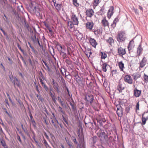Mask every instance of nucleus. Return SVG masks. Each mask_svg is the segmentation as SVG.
Here are the masks:
<instances>
[{"label":"nucleus","mask_w":148,"mask_h":148,"mask_svg":"<svg viewBox=\"0 0 148 148\" xmlns=\"http://www.w3.org/2000/svg\"><path fill=\"white\" fill-rule=\"evenodd\" d=\"M111 134V131L108 129H106L104 131L101 132L100 135L101 142L105 144L109 145L113 139Z\"/></svg>","instance_id":"obj_1"},{"label":"nucleus","mask_w":148,"mask_h":148,"mask_svg":"<svg viewBox=\"0 0 148 148\" xmlns=\"http://www.w3.org/2000/svg\"><path fill=\"white\" fill-rule=\"evenodd\" d=\"M29 12L32 14H35L37 15H39L40 9L38 5L35 3H31L29 5Z\"/></svg>","instance_id":"obj_2"},{"label":"nucleus","mask_w":148,"mask_h":148,"mask_svg":"<svg viewBox=\"0 0 148 148\" xmlns=\"http://www.w3.org/2000/svg\"><path fill=\"white\" fill-rule=\"evenodd\" d=\"M116 38L119 42H124L126 38V34L124 31H119L116 35Z\"/></svg>","instance_id":"obj_3"},{"label":"nucleus","mask_w":148,"mask_h":148,"mask_svg":"<svg viewBox=\"0 0 148 148\" xmlns=\"http://www.w3.org/2000/svg\"><path fill=\"white\" fill-rule=\"evenodd\" d=\"M71 18L72 20V22L74 23L75 25H78L79 23V21L77 17L76 16L75 14L73 13L71 15Z\"/></svg>","instance_id":"obj_4"},{"label":"nucleus","mask_w":148,"mask_h":148,"mask_svg":"<svg viewBox=\"0 0 148 148\" xmlns=\"http://www.w3.org/2000/svg\"><path fill=\"white\" fill-rule=\"evenodd\" d=\"M124 81L125 82L130 84H132L133 82V79L131 77L128 75H125L124 78Z\"/></svg>","instance_id":"obj_5"},{"label":"nucleus","mask_w":148,"mask_h":148,"mask_svg":"<svg viewBox=\"0 0 148 148\" xmlns=\"http://www.w3.org/2000/svg\"><path fill=\"white\" fill-rule=\"evenodd\" d=\"M57 47L60 53L65 52L66 51V47L64 45H62L58 44L57 45Z\"/></svg>","instance_id":"obj_6"},{"label":"nucleus","mask_w":148,"mask_h":148,"mask_svg":"<svg viewBox=\"0 0 148 148\" xmlns=\"http://www.w3.org/2000/svg\"><path fill=\"white\" fill-rule=\"evenodd\" d=\"M117 108L116 113L119 116H121L123 115V111L121 106L119 105H116Z\"/></svg>","instance_id":"obj_7"},{"label":"nucleus","mask_w":148,"mask_h":148,"mask_svg":"<svg viewBox=\"0 0 148 148\" xmlns=\"http://www.w3.org/2000/svg\"><path fill=\"white\" fill-rule=\"evenodd\" d=\"M89 40V42L90 43L91 45L94 47H95L96 45H97V43L96 40L94 38H87Z\"/></svg>","instance_id":"obj_8"},{"label":"nucleus","mask_w":148,"mask_h":148,"mask_svg":"<svg viewBox=\"0 0 148 148\" xmlns=\"http://www.w3.org/2000/svg\"><path fill=\"white\" fill-rule=\"evenodd\" d=\"M52 1L53 2L54 5L57 11H59L61 10L62 7V4L56 3V0H53Z\"/></svg>","instance_id":"obj_9"},{"label":"nucleus","mask_w":148,"mask_h":148,"mask_svg":"<svg viewBox=\"0 0 148 148\" xmlns=\"http://www.w3.org/2000/svg\"><path fill=\"white\" fill-rule=\"evenodd\" d=\"M94 14V11L92 9H89L86 10V15L91 18Z\"/></svg>","instance_id":"obj_10"},{"label":"nucleus","mask_w":148,"mask_h":148,"mask_svg":"<svg viewBox=\"0 0 148 148\" xmlns=\"http://www.w3.org/2000/svg\"><path fill=\"white\" fill-rule=\"evenodd\" d=\"M93 99V96L91 95H86L85 97V99L88 102H89L91 104L92 102Z\"/></svg>","instance_id":"obj_11"},{"label":"nucleus","mask_w":148,"mask_h":148,"mask_svg":"<svg viewBox=\"0 0 148 148\" xmlns=\"http://www.w3.org/2000/svg\"><path fill=\"white\" fill-rule=\"evenodd\" d=\"M52 90V89L51 88L50 91L49 92V94L53 102L55 104H56L57 103V101L56 98V97L55 96V93L54 92V94L51 91Z\"/></svg>","instance_id":"obj_12"},{"label":"nucleus","mask_w":148,"mask_h":148,"mask_svg":"<svg viewBox=\"0 0 148 148\" xmlns=\"http://www.w3.org/2000/svg\"><path fill=\"white\" fill-rule=\"evenodd\" d=\"M114 10V8L113 6H111L110 7L109 10L107 13V16L108 18H110L111 16L114 13L113 10Z\"/></svg>","instance_id":"obj_13"},{"label":"nucleus","mask_w":148,"mask_h":148,"mask_svg":"<svg viewBox=\"0 0 148 148\" xmlns=\"http://www.w3.org/2000/svg\"><path fill=\"white\" fill-rule=\"evenodd\" d=\"M86 26L87 29H89L92 30L94 26V23L92 21H88L86 23Z\"/></svg>","instance_id":"obj_14"},{"label":"nucleus","mask_w":148,"mask_h":148,"mask_svg":"<svg viewBox=\"0 0 148 148\" xmlns=\"http://www.w3.org/2000/svg\"><path fill=\"white\" fill-rule=\"evenodd\" d=\"M118 53L119 55L121 56L125 54L126 53L125 49L121 47L119 48L118 49Z\"/></svg>","instance_id":"obj_15"},{"label":"nucleus","mask_w":148,"mask_h":148,"mask_svg":"<svg viewBox=\"0 0 148 148\" xmlns=\"http://www.w3.org/2000/svg\"><path fill=\"white\" fill-rule=\"evenodd\" d=\"M134 95L136 97H139L141 94V91L138 90L136 88L134 90Z\"/></svg>","instance_id":"obj_16"},{"label":"nucleus","mask_w":148,"mask_h":148,"mask_svg":"<svg viewBox=\"0 0 148 148\" xmlns=\"http://www.w3.org/2000/svg\"><path fill=\"white\" fill-rule=\"evenodd\" d=\"M125 88L124 86H123L122 84L119 83L117 87V90H118L119 93H121L122 92V90H123Z\"/></svg>","instance_id":"obj_17"},{"label":"nucleus","mask_w":148,"mask_h":148,"mask_svg":"<svg viewBox=\"0 0 148 148\" xmlns=\"http://www.w3.org/2000/svg\"><path fill=\"white\" fill-rule=\"evenodd\" d=\"M147 60L145 57L143 58L140 63V66L141 68H143L145 66Z\"/></svg>","instance_id":"obj_18"},{"label":"nucleus","mask_w":148,"mask_h":148,"mask_svg":"<svg viewBox=\"0 0 148 148\" xmlns=\"http://www.w3.org/2000/svg\"><path fill=\"white\" fill-rule=\"evenodd\" d=\"M132 76L134 80L135 81L141 77V75L138 72L133 74Z\"/></svg>","instance_id":"obj_19"},{"label":"nucleus","mask_w":148,"mask_h":148,"mask_svg":"<svg viewBox=\"0 0 148 148\" xmlns=\"http://www.w3.org/2000/svg\"><path fill=\"white\" fill-rule=\"evenodd\" d=\"M40 80V82L42 84V86H43L45 90L47 92L49 89L48 87L43 82V80L41 78H39Z\"/></svg>","instance_id":"obj_20"},{"label":"nucleus","mask_w":148,"mask_h":148,"mask_svg":"<svg viewBox=\"0 0 148 148\" xmlns=\"http://www.w3.org/2000/svg\"><path fill=\"white\" fill-rule=\"evenodd\" d=\"M143 50V49L141 47V45H140L137 49V53H138L137 56H140Z\"/></svg>","instance_id":"obj_21"},{"label":"nucleus","mask_w":148,"mask_h":148,"mask_svg":"<svg viewBox=\"0 0 148 148\" xmlns=\"http://www.w3.org/2000/svg\"><path fill=\"white\" fill-rule=\"evenodd\" d=\"M106 119L105 118H101L97 121L99 123L100 125L101 126H103V123L106 122Z\"/></svg>","instance_id":"obj_22"},{"label":"nucleus","mask_w":148,"mask_h":148,"mask_svg":"<svg viewBox=\"0 0 148 148\" xmlns=\"http://www.w3.org/2000/svg\"><path fill=\"white\" fill-rule=\"evenodd\" d=\"M101 23L103 24L104 27H106L108 25L109 23L108 21H107L105 18H104L102 20Z\"/></svg>","instance_id":"obj_23"},{"label":"nucleus","mask_w":148,"mask_h":148,"mask_svg":"<svg viewBox=\"0 0 148 148\" xmlns=\"http://www.w3.org/2000/svg\"><path fill=\"white\" fill-rule=\"evenodd\" d=\"M35 95L36 96L39 101H40L41 102H43L44 100V98L42 97L41 95L40 94H38L36 93Z\"/></svg>","instance_id":"obj_24"},{"label":"nucleus","mask_w":148,"mask_h":148,"mask_svg":"<svg viewBox=\"0 0 148 148\" xmlns=\"http://www.w3.org/2000/svg\"><path fill=\"white\" fill-rule=\"evenodd\" d=\"M29 116L30 117L31 121L34 127H36V122L33 118V117L32 116V114L31 113H30Z\"/></svg>","instance_id":"obj_25"},{"label":"nucleus","mask_w":148,"mask_h":148,"mask_svg":"<svg viewBox=\"0 0 148 148\" xmlns=\"http://www.w3.org/2000/svg\"><path fill=\"white\" fill-rule=\"evenodd\" d=\"M74 23L72 21H68V25L69 27L71 29L73 28L74 26Z\"/></svg>","instance_id":"obj_26"},{"label":"nucleus","mask_w":148,"mask_h":148,"mask_svg":"<svg viewBox=\"0 0 148 148\" xmlns=\"http://www.w3.org/2000/svg\"><path fill=\"white\" fill-rule=\"evenodd\" d=\"M118 65L121 71H123V68L124 67V64L122 61H121L119 62Z\"/></svg>","instance_id":"obj_27"},{"label":"nucleus","mask_w":148,"mask_h":148,"mask_svg":"<svg viewBox=\"0 0 148 148\" xmlns=\"http://www.w3.org/2000/svg\"><path fill=\"white\" fill-rule=\"evenodd\" d=\"M118 21V19L116 18L114 19L112 23L111 24V26L113 28H114L116 27V22Z\"/></svg>","instance_id":"obj_28"},{"label":"nucleus","mask_w":148,"mask_h":148,"mask_svg":"<svg viewBox=\"0 0 148 148\" xmlns=\"http://www.w3.org/2000/svg\"><path fill=\"white\" fill-rule=\"evenodd\" d=\"M31 38L32 40L34 43L35 44L37 43V41L38 40V39L36 38V34L34 35V37H32V36Z\"/></svg>","instance_id":"obj_29"},{"label":"nucleus","mask_w":148,"mask_h":148,"mask_svg":"<svg viewBox=\"0 0 148 148\" xmlns=\"http://www.w3.org/2000/svg\"><path fill=\"white\" fill-rule=\"evenodd\" d=\"M59 77L60 78V81L63 84V85L66 86V83H65V81L64 80L63 77H62L61 75H59Z\"/></svg>","instance_id":"obj_30"},{"label":"nucleus","mask_w":148,"mask_h":148,"mask_svg":"<svg viewBox=\"0 0 148 148\" xmlns=\"http://www.w3.org/2000/svg\"><path fill=\"white\" fill-rule=\"evenodd\" d=\"M107 64L106 63H104L102 65V70L104 72H106L107 71L106 68Z\"/></svg>","instance_id":"obj_31"},{"label":"nucleus","mask_w":148,"mask_h":148,"mask_svg":"<svg viewBox=\"0 0 148 148\" xmlns=\"http://www.w3.org/2000/svg\"><path fill=\"white\" fill-rule=\"evenodd\" d=\"M107 42H108L110 45H111L112 43L114 42V40L111 37H109L108 39L106 40Z\"/></svg>","instance_id":"obj_32"},{"label":"nucleus","mask_w":148,"mask_h":148,"mask_svg":"<svg viewBox=\"0 0 148 148\" xmlns=\"http://www.w3.org/2000/svg\"><path fill=\"white\" fill-rule=\"evenodd\" d=\"M51 123L56 128H57L59 127L58 125L56 124L55 123V121H54V120L52 118H51Z\"/></svg>","instance_id":"obj_33"},{"label":"nucleus","mask_w":148,"mask_h":148,"mask_svg":"<svg viewBox=\"0 0 148 148\" xmlns=\"http://www.w3.org/2000/svg\"><path fill=\"white\" fill-rule=\"evenodd\" d=\"M143 115L142 118V124L143 125H144L146 123V121L147 120L148 118L147 117L146 118H145V117H143Z\"/></svg>","instance_id":"obj_34"},{"label":"nucleus","mask_w":148,"mask_h":148,"mask_svg":"<svg viewBox=\"0 0 148 148\" xmlns=\"http://www.w3.org/2000/svg\"><path fill=\"white\" fill-rule=\"evenodd\" d=\"M101 59H105L107 57V55L105 53H103L102 52H101Z\"/></svg>","instance_id":"obj_35"},{"label":"nucleus","mask_w":148,"mask_h":148,"mask_svg":"<svg viewBox=\"0 0 148 148\" xmlns=\"http://www.w3.org/2000/svg\"><path fill=\"white\" fill-rule=\"evenodd\" d=\"M92 31L94 33V34L98 36L100 33V31L99 29H97V30L93 29L92 30Z\"/></svg>","instance_id":"obj_36"},{"label":"nucleus","mask_w":148,"mask_h":148,"mask_svg":"<svg viewBox=\"0 0 148 148\" xmlns=\"http://www.w3.org/2000/svg\"><path fill=\"white\" fill-rule=\"evenodd\" d=\"M97 139V138L96 136H94L92 137V143H93V145L95 144L96 143Z\"/></svg>","instance_id":"obj_37"},{"label":"nucleus","mask_w":148,"mask_h":148,"mask_svg":"<svg viewBox=\"0 0 148 148\" xmlns=\"http://www.w3.org/2000/svg\"><path fill=\"white\" fill-rule=\"evenodd\" d=\"M58 111L61 112L62 114H66L65 111H63L62 109V108L60 106H59L58 108Z\"/></svg>","instance_id":"obj_38"},{"label":"nucleus","mask_w":148,"mask_h":148,"mask_svg":"<svg viewBox=\"0 0 148 148\" xmlns=\"http://www.w3.org/2000/svg\"><path fill=\"white\" fill-rule=\"evenodd\" d=\"M0 142L1 145L4 147L7 146L6 145L5 141L3 139L1 140Z\"/></svg>","instance_id":"obj_39"},{"label":"nucleus","mask_w":148,"mask_h":148,"mask_svg":"<svg viewBox=\"0 0 148 148\" xmlns=\"http://www.w3.org/2000/svg\"><path fill=\"white\" fill-rule=\"evenodd\" d=\"M4 16L5 17L6 20H5L4 18V21H6L8 25H9V24L10 23V21L9 20L8 18L6 16V15L4 14Z\"/></svg>","instance_id":"obj_40"},{"label":"nucleus","mask_w":148,"mask_h":148,"mask_svg":"<svg viewBox=\"0 0 148 148\" xmlns=\"http://www.w3.org/2000/svg\"><path fill=\"white\" fill-rule=\"evenodd\" d=\"M125 100L124 99H119V105H123L125 103Z\"/></svg>","instance_id":"obj_41"},{"label":"nucleus","mask_w":148,"mask_h":148,"mask_svg":"<svg viewBox=\"0 0 148 148\" xmlns=\"http://www.w3.org/2000/svg\"><path fill=\"white\" fill-rule=\"evenodd\" d=\"M60 54L62 56L63 59H66L67 58V55L65 52L60 53Z\"/></svg>","instance_id":"obj_42"},{"label":"nucleus","mask_w":148,"mask_h":148,"mask_svg":"<svg viewBox=\"0 0 148 148\" xmlns=\"http://www.w3.org/2000/svg\"><path fill=\"white\" fill-rule=\"evenodd\" d=\"M75 79L77 82H80L81 81V78L78 75H75Z\"/></svg>","instance_id":"obj_43"},{"label":"nucleus","mask_w":148,"mask_h":148,"mask_svg":"<svg viewBox=\"0 0 148 148\" xmlns=\"http://www.w3.org/2000/svg\"><path fill=\"white\" fill-rule=\"evenodd\" d=\"M73 3L76 7H78L79 5V4L77 2V0H73Z\"/></svg>","instance_id":"obj_44"},{"label":"nucleus","mask_w":148,"mask_h":148,"mask_svg":"<svg viewBox=\"0 0 148 148\" xmlns=\"http://www.w3.org/2000/svg\"><path fill=\"white\" fill-rule=\"evenodd\" d=\"M65 62L68 65H70L72 64V61L69 59H66L65 60Z\"/></svg>","instance_id":"obj_45"},{"label":"nucleus","mask_w":148,"mask_h":148,"mask_svg":"<svg viewBox=\"0 0 148 148\" xmlns=\"http://www.w3.org/2000/svg\"><path fill=\"white\" fill-rule=\"evenodd\" d=\"M70 104L71 106L72 107V108L73 111H75L76 110V106H75L74 104H73L72 103L70 102Z\"/></svg>","instance_id":"obj_46"},{"label":"nucleus","mask_w":148,"mask_h":148,"mask_svg":"<svg viewBox=\"0 0 148 148\" xmlns=\"http://www.w3.org/2000/svg\"><path fill=\"white\" fill-rule=\"evenodd\" d=\"M59 103L61 104V106L63 107L66 108V105L65 104V102L63 101L62 100L61 101H60L59 102Z\"/></svg>","instance_id":"obj_47"},{"label":"nucleus","mask_w":148,"mask_h":148,"mask_svg":"<svg viewBox=\"0 0 148 148\" xmlns=\"http://www.w3.org/2000/svg\"><path fill=\"white\" fill-rule=\"evenodd\" d=\"M104 9L102 8L100 10L97 12V14L98 15H102L103 14Z\"/></svg>","instance_id":"obj_48"},{"label":"nucleus","mask_w":148,"mask_h":148,"mask_svg":"<svg viewBox=\"0 0 148 148\" xmlns=\"http://www.w3.org/2000/svg\"><path fill=\"white\" fill-rule=\"evenodd\" d=\"M7 3V0H0V3L3 5L6 4Z\"/></svg>","instance_id":"obj_49"},{"label":"nucleus","mask_w":148,"mask_h":148,"mask_svg":"<svg viewBox=\"0 0 148 148\" xmlns=\"http://www.w3.org/2000/svg\"><path fill=\"white\" fill-rule=\"evenodd\" d=\"M77 147H79V148H81L83 147V148H86L85 147V145H84V142L83 143H82V145L81 144H78V145H77Z\"/></svg>","instance_id":"obj_50"},{"label":"nucleus","mask_w":148,"mask_h":148,"mask_svg":"<svg viewBox=\"0 0 148 148\" xmlns=\"http://www.w3.org/2000/svg\"><path fill=\"white\" fill-rule=\"evenodd\" d=\"M23 24L25 27H26L27 29H28L29 27V25L28 24L26 23V21L25 20L24 21Z\"/></svg>","instance_id":"obj_51"},{"label":"nucleus","mask_w":148,"mask_h":148,"mask_svg":"<svg viewBox=\"0 0 148 148\" xmlns=\"http://www.w3.org/2000/svg\"><path fill=\"white\" fill-rule=\"evenodd\" d=\"M131 107L130 106H127L125 108V111L126 113H128L130 110V108Z\"/></svg>","instance_id":"obj_52"},{"label":"nucleus","mask_w":148,"mask_h":148,"mask_svg":"<svg viewBox=\"0 0 148 148\" xmlns=\"http://www.w3.org/2000/svg\"><path fill=\"white\" fill-rule=\"evenodd\" d=\"M17 46L18 48L20 49V50L23 53H24V51L23 50L19 45L18 44H17Z\"/></svg>","instance_id":"obj_53"},{"label":"nucleus","mask_w":148,"mask_h":148,"mask_svg":"<svg viewBox=\"0 0 148 148\" xmlns=\"http://www.w3.org/2000/svg\"><path fill=\"white\" fill-rule=\"evenodd\" d=\"M68 145L69 146V148H74V146L71 142L68 144Z\"/></svg>","instance_id":"obj_54"},{"label":"nucleus","mask_w":148,"mask_h":148,"mask_svg":"<svg viewBox=\"0 0 148 148\" xmlns=\"http://www.w3.org/2000/svg\"><path fill=\"white\" fill-rule=\"evenodd\" d=\"M133 10L134 11L135 13H136V14H139V12L138 11V10L136 9L134 7H133Z\"/></svg>","instance_id":"obj_55"},{"label":"nucleus","mask_w":148,"mask_h":148,"mask_svg":"<svg viewBox=\"0 0 148 148\" xmlns=\"http://www.w3.org/2000/svg\"><path fill=\"white\" fill-rule=\"evenodd\" d=\"M17 139L21 143H22V141L21 139L20 136L18 134L16 136Z\"/></svg>","instance_id":"obj_56"},{"label":"nucleus","mask_w":148,"mask_h":148,"mask_svg":"<svg viewBox=\"0 0 148 148\" xmlns=\"http://www.w3.org/2000/svg\"><path fill=\"white\" fill-rule=\"evenodd\" d=\"M43 140L44 141V143L45 145V146L46 147L48 146V143L44 138H43Z\"/></svg>","instance_id":"obj_57"},{"label":"nucleus","mask_w":148,"mask_h":148,"mask_svg":"<svg viewBox=\"0 0 148 148\" xmlns=\"http://www.w3.org/2000/svg\"><path fill=\"white\" fill-rule=\"evenodd\" d=\"M63 121L67 124V125H68V118L66 119L65 117L63 118L62 119Z\"/></svg>","instance_id":"obj_58"},{"label":"nucleus","mask_w":148,"mask_h":148,"mask_svg":"<svg viewBox=\"0 0 148 148\" xmlns=\"http://www.w3.org/2000/svg\"><path fill=\"white\" fill-rule=\"evenodd\" d=\"M65 77L69 80H70L71 78V75H66V76H65Z\"/></svg>","instance_id":"obj_59"},{"label":"nucleus","mask_w":148,"mask_h":148,"mask_svg":"<svg viewBox=\"0 0 148 148\" xmlns=\"http://www.w3.org/2000/svg\"><path fill=\"white\" fill-rule=\"evenodd\" d=\"M54 89L56 91L58 95H59V94L61 92L60 90L59 87L57 88Z\"/></svg>","instance_id":"obj_60"},{"label":"nucleus","mask_w":148,"mask_h":148,"mask_svg":"<svg viewBox=\"0 0 148 148\" xmlns=\"http://www.w3.org/2000/svg\"><path fill=\"white\" fill-rule=\"evenodd\" d=\"M59 87L58 84L57 83L53 85V88L54 89H55Z\"/></svg>","instance_id":"obj_61"},{"label":"nucleus","mask_w":148,"mask_h":148,"mask_svg":"<svg viewBox=\"0 0 148 148\" xmlns=\"http://www.w3.org/2000/svg\"><path fill=\"white\" fill-rule=\"evenodd\" d=\"M36 90L38 94H40V91L38 87V85H36Z\"/></svg>","instance_id":"obj_62"},{"label":"nucleus","mask_w":148,"mask_h":148,"mask_svg":"<svg viewBox=\"0 0 148 148\" xmlns=\"http://www.w3.org/2000/svg\"><path fill=\"white\" fill-rule=\"evenodd\" d=\"M32 132L33 134L32 138L34 140H35L36 139L35 134V132L33 131H32Z\"/></svg>","instance_id":"obj_63"},{"label":"nucleus","mask_w":148,"mask_h":148,"mask_svg":"<svg viewBox=\"0 0 148 148\" xmlns=\"http://www.w3.org/2000/svg\"><path fill=\"white\" fill-rule=\"evenodd\" d=\"M48 29L49 32L50 34L52 35V29L50 27H49L47 28Z\"/></svg>","instance_id":"obj_64"}]
</instances>
